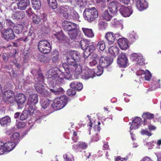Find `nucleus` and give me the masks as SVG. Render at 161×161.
<instances>
[{
	"mask_svg": "<svg viewBox=\"0 0 161 161\" xmlns=\"http://www.w3.org/2000/svg\"><path fill=\"white\" fill-rule=\"evenodd\" d=\"M57 68L50 69L47 73L46 75L49 79V86L50 91L56 95H59L63 93L64 90L58 84L61 82L63 79L57 72Z\"/></svg>",
	"mask_w": 161,
	"mask_h": 161,
	"instance_id": "nucleus-1",
	"label": "nucleus"
},
{
	"mask_svg": "<svg viewBox=\"0 0 161 161\" xmlns=\"http://www.w3.org/2000/svg\"><path fill=\"white\" fill-rule=\"evenodd\" d=\"M80 57V53L76 51H71L68 53L66 56V63L62 64L63 68L66 73H69V71H73L72 67L76 65L77 62Z\"/></svg>",
	"mask_w": 161,
	"mask_h": 161,
	"instance_id": "nucleus-2",
	"label": "nucleus"
},
{
	"mask_svg": "<svg viewBox=\"0 0 161 161\" xmlns=\"http://www.w3.org/2000/svg\"><path fill=\"white\" fill-rule=\"evenodd\" d=\"M99 61L100 67L98 68L97 66V70L96 73L97 76H100L102 74L103 68H106L112 63L113 59L109 57L102 56L99 60Z\"/></svg>",
	"mask_w": 161,
	"mask_h": 161,
	"instance_id": "nucleus-3",
	"label": "nucleus"
},
{
	"mask_svg": "<svg viewBox=\"0 0 161 161\" xmlns=\"http://www.w3.org/2000/svg\"><path fill=\"white\" fill-rule=\"evenodd\" d=\"M83 15L85 19L89 22L94 21L98 17V12L94 7L85 9Z\"/></svg>",
	"mask_w": 161,
	"mask_h": 161,
	"instance_id": "nucleus-4",
	"label": "nucleus"
},
{
	"mask_svg": "<svg viewBox=\"0 0 161 161\" xmlns=\"http://www.w3.org/2000/svg\"><path fill=\"white\" fill-rule=\"evenodd\" d=\"M67 102V97L62 96L54 99L52 106L55 110H58L64 108L66 105Z\"/></svg>",
	"mask_w": 161,
	"mask_h": 161,
	"instance_id": "nucleus-5",
	"label": "nucleus"
},
{
	"mask_svg": "<svg viewBox=\"0 0 161 161\" xmlns=\"http://www.w3.org/2000/svg\"><path fill=\"white\" fill-rule=\"evenodd\" d=\"M72 69L73 68V71H69V73H66L65 72H64L62 69V68L61 69H58L59 71L61 72L60 74L63 76L67 79L69 80L71 77V73H73L75 71L77 75H80L81 73L82 74V67L80 64H78L77 63L76 65H75V67L73 66L71 67Z\"/></svg>",
	"mask_w": 161,
	"mask_h": 161,
	"instance_id": "nucleus-6",
	"label": "nucleus"
},
{
	"mask_svg": "<svg viewBox=\"0 0 161 161\" xmlns=\"http://www.w3.org/2000/svg\"><path fill=\"white\" fill-rule=\"evenodd\" d=\"M38 47L39 51L44 54L50 53L51 49L50 43L46 40L40 41L38 43Z\"/></svg>",
	"mask_w": 161,
	"mask_h": 161,
	"instance_id": "nucleus-7",
	"label": "nucleus"
},
{
	"mask_svg": "<svg viewBox=\"0 0 161 161\" xmlns=\"http://www.w3.org/2000/svg\"><path fill=\"white\" fill-rule=\"evenodd\" d=\"M16 144L13 142H7L4 143L0 142V155L3 154L6 152H9L13 150Z\"/></svg>",
	"mask_w": 161,
	"mask_h": 161,
	"instance_id": "nucleus-8",
	"label": "nucleus"
},
{
	"mask_svg": "<svg viewBox=\"0 0 161 161\" xmlns=\"http://www.w3.org/2000/svg\"><path fill=\"white\" fill-rule=\"evenodd\" d=\"M71 7L65 6L64 7H61L57 10L62 16L67 19H69L71 18V15L72 11H73Z\"/></svg>",
	"mask_w": 161,
	"mask_h": 161,
	"instance_id": "nucleus-9",
	"label": "nucleus"
},
{
	"mask_svg": "<svg viewBox=\"0 0 161 161\" xmlns=\"http://www.w3.org/2000/svg\"><path fill=\"white\" fill-rule=\"evenodd\" d=\"M3 98L4 101L8 103H12L15 102L14 93L11 91L8 90L5 92Z\"/></svg>",
	"mask_w": 161,
	"mask_h": 161,
	"instance_id": "nucleus-10",
	"label": "nucleus"
},
{
	"mask_svg": "<svg viewBox=\"0 0 161 161\" xmlns=\"http://www.w3.org/2000/svg\"><path fill=\"white\" fill-rule=\"evenodd\" d=\"M117 64L119 67L125 68L129 65L128 60L126 54L123 53L118 56Z\"/></svg>",
	"mask_w": 161,
	"mask_h": 161,
	"instance_id": "nucleus-11",
	"label": "nucleus"
},
{
	"mask_svg": "<svg viewBox=\"0 0 161 161\" xmlns=\"http://www.w3.org/2000/svg\"><path fill=\"white\" fill-rule=\"evenodd\" d=\"M38 100V96L37 94H33L30 96L28 100V103L29 105V109L31 110H34L35 108V105L36 104Z\"/></svg>",
	"mask_w": 161,
	"mask_h": 161,
	"instance_id": "nucleus-12",
	"label": "nucleus"
},
{
	"mask_svg": "<svg viewBox=\"0 0 161 161\" xmlns=\"http://www.w3.org/2000/svg\"><path fill=\"white\" fill-rule=\"evenodd\" d=\"M3 37L5 39L8 40L14 39L15 36L12 29L8 28L2 32Z\"/></svg>",
	"mask_w": 161,
	"mask_h": 161,
	"instance_id": "nucleus-13",
	"label": "nucleus"
},
{
	"mask_svg": "<svg viewBox=\"0 0 161 161\" xmlns=\"http://www.w3.org/2000/svg\"><path fill=\"white\" fill-rule=\"evenodd\" d=\"M26 100L25 96L23 94H19L15 97V102L17 103L19 109H21L24 107V103Z\"/></svg>",
	"mask_w": 161,
	"mask_h": 161,
	"instance_id": "nucleus-14",
	"label": "nucleus"
},
{
	"mask_svg": "<svg viewBox=\"0 0 161 161\" xmlns=\"http://www.w3.org/2000/svg\"><path fill=\"white\" fill-rule=\"evenodd\" d=\"M120 14L124 17L130 16L132 14L133 10L130 7H125L122 6L119 9Z\"/></svg>",
	"mask_w": 161,
	"mask_h": 161,
	"instance_id": "nucleus-15",
	"label": "nucleus"
},
{
	"mask_svg": "<svg viewBox=\"0 0 161 161\" xmlns=\"http://www.w3.org/2000/svg\"><path fill=\"white\" fill-rule=\"evenodd\" d=\"M131 58L133 61L136 62L137 64L142 65L145 64L143 57L141 54L136 53L132 54Z\"/></svg>",
	"mask_w": 161,
	"mask_h": 161,
	"instance_id": "nucleus-16",
	"label": "nucleus"
},
{
	"mask_svg": "<svg viewBox=\"0 0 161 161\" xmlns=\"http://www.w3.org/2000/svg\"><path fill=\"white\" fill-rule=\"evenodd\" d=\"M76 27L77 25L72 22H65L63 25L64 30L69 32L77 29Z\"/></svg>",
	"mask_w": 161,
	"mask_h": 161,
	"instance_id": "nucleus-17",
	"label": "nucleus"
},
{
	"mask_svg": "<svg viewBox=\"0 0 161 161\" xmlns=\"http://www.w3.org/2000/svg\"><path fill=\"white\" fill-rule=\"evenodd\" d=\"M94 72L91 69L86 68L82 70L81 77L82 79L87 80L90 78H93Z\"/></svg>",
	"mask_w": 161,
	"mask_h": 161,
	"instance_id": "nucleus-18",
	"label": "nucleus"
},
{
	"mask_svg": "<svg viewBox=\"0 0 161 161\" xmlns=\"http://www.w3.org/2000/svg\"><path fill=\"white\" fill-rule=\"evenodd\" d=\"M30 3V0H20L17 3L18 9L21 10H25Z\"/></svg>",
	"mask_w": 161,
	"mask_h": 161,
	"instance_id": "nucleus-19",
	"label": "nucleus"
},
{
	"mask_svg": "<svg viewBox=\"0 0 161 161\" xmlns=\"http://www.w3.org/2000/svg\"><path fill=\"white\" fill-rule=\"evenodd\" d=\"M118 45L121 49L125 50L128 48L129 46L128 40L125 38H119L118 39Z\"/></svg>",
	"mask_w": 161,
	"mask_h": 161,
	"instance_id": "nucleus-20",
	"label": "nucleus"
},
{
	"mask_svg": "<svg viewBox=\"0 0 161 161\" xmlns=\"http://www.w3.org/2000/svg\"><path fill=\"white\" fill-rule=\"evenodd\" d=\"M119 3L116 0L112 1L109 4L108 8L111 14H114L117 11L118 5Z\"/></svg>",
	"mask_w": 161,
	"mask_h": 161,
	"instance_id": "nucleus-21",
	"label": "nucleus"
},
{
	"mask_svg": "<svg viewBox=\"0 0 161 161\" xmlns=\"http://www.w3.org/2000/svg\"><path fill=\"white\" fill-rule=\"evenodd\" d=\"M36 91L42 96H47L48 95L47 92L45 90L44 86L41 84H36L35 86Z\"/></svg>",
	"mask_w": 161,
	"mask_h": 161,
	"instance_id": "nucleus-22",
	"label": "nucleus"
},
{
	"mask_svg": "<svg viewBox=\"0 0 161 161\" xmlns=\"http://www.w3.org/2000/svg\"><path fill=\"white\" fill-rule=\"evenodd\" d=\"M136 6L139 11H142L148 7V3L145 0H138L136 2Z\"/></svg>",
	"mask_w": 161,
	"mask_h": 161,
	"instance_id": "nucleus-23",
	"label": "nucleus"
},
{
	"mask_svg": "<svg viewBox=\"0 0 161 161\" xmlns=\"http://www.w3.org/2000/svg\"><path fill=\"white\" fill-rule=\"evenodd\" d=\"M52 61L53 63L58 64L60 61V57L58 52L57 50L53 51L52 53Z\"/></svg>",
	"mask_w": 161,
	"mask_h": 161,
	"instance_id": "nucleus-24",
	"label": "nucleus"
},
{
	"mask_svg": "<svg viewBox=\"0 0 161 161\" xmlns=\"http://www.w3.org/2000/svg\"><path fill=\"white\" fill-rule=\"evenodd\" d=\"M81 29L84 35L87 37L92 38L94 36V33L91 29L82 27Z\"/></svg>",
	"mask_w": 161,
	"mask_h": 161,
	"instance_id": "nucleus-25",
	"label": "nucleus"
},
{
	"mask_svg": "<svg viewBox=\"0 0 161 161\" xmlns=\"http://www.w3.org/2000/svg\"><path fill=\"white\" fill-rule=\"evenodd\" d=\"M142 119L140 117H136L134 119L132 122V125L130 127V129H137L140 125Z\"/></svg>",
	"mask_w": 161,
	"mask_h": 161,
	"instance_id": "nucleus-26",
	"label": "nucleus"
},
{
	"mask_svg": "<svg viewBox=\"0 0 161 161\" xmlns=\"http://www.w3.org/2000/svg\"><path fill=\"white\" fill-rule=\"evenodd\" d=\"M115 35H114L112 32H108L106 33L105 37L109 44H111L114 42L116 39Z\"/></svg>",
	"mask_w": 161,
	"mask_h": 161,
	"instance_id": "nucleus-27",
	"label": "nucleus"
},
{
	"mask_svg": "<svg viewBox=\"0 0 161 161\" xmlns=\"http://www.w3.org/2000/svg\"><path fill=\"white\" fill-rule=\"evenodd\" d=\"M25 16L24 12L17 11L14 12L12 15V17L14 19H22Z\"/></svg>",
	"mask_w": 161,
	"mask_h": 161,
	"instance_id": "nucleus-28",
	"label": "nucleus"
},
{
	"mask_svg": "<svg viewBox=\"0 0 161 161\" xmlns=\"http://www.w3.org/2000/svg\"><path fill=\"white\" fill-rule=\"evenodd\" d=\"M11 122V118L8 116H6L0 119V124L2 126L8 125Z\"/></svg>",
	"mask_w": 161,
	"mask_h": 161,
	"instance_id": "nucleus-29",
	"label": "nucleus"
},
{
	"mask_svg": "<svg viewBox=\"0 0 161 161\" xmlns=\"http://www.w3.org/2000/svg\"><path fill=\"white\" fill-rule=\"evenodd\" d=\"M119 48L117 47L112 46L109 48L108 51L112 55L116 56L119 53Z\"/></svg>",
	"mask_w": 161,
	"mask_h": 161,
	"instance_id": "nucleus-30",
	"label": "nucleus"
},
{
	"mask_svg": "<svg viewBox=\"0 0 161 161\" xmlns=\"http://www.w3.org/2000/svg\"><path fill=\"white\" fill-rule=\"evenodd\" d=\"M71 88H74L76 90L80 91L82 89L83 85L81 83L76 81H73L70 85Z\"/></svg>",
	"mask_w": 161,
	"mask_h": 161,
	"instance_id": "nucleus-31",
	"label": "nucleus"
},
{
	"mask_svg": "<svg viewBox=\"0 0 161 161\" xmlns=\"http://www.w3.org/2000/svg\"><path fill=\"white\" fill-rule=\"evenodd\" d=\"M112 14H110L108 10H106L103 12L102 17L103 19L107 21H110L112 17Z\"/></svg>",
	"mask_w": 161,
	"mask_h": 161,
	"instance_id": "nucleus-32",
	"label": "nucleus"
},
{
	"mask_svg": "<svg viewBox=\"0 0 161 161\" xmlns=\"http://www.w3.org/2000/svg\"><path fill=\"white\" fill-rule=\"evenodd\" d=\"M33 8L36 10H39L41 7L40 0H31Z\"/></svg>",
	"mask_w": 161,
	"mask_h": 161,
	"instance_id": "nucleus-33",
	"label": "nucleus"
},
{
	"mask_svg": "<svg viewBox=\"0 0 161 161\" xmlns=\"http://www.w3.org/2000/svg\"><path fill=\"white\" fill-rule=\"evenodd\" d=\"M54 36V37L57 39L58 41L59 42L65 41L66 39V37L62 32H61L55 34Z\"/></svg>",
	"mask_w": 161,
	"mask_h": 161,
	"instance_id": "nucleus-34",
	"label": "nucleus"
},
{
	"mask_svg": "<svg viewBox=\"0 0 161 161\" xmlns=\"http://www.w3.org/2000/svg\"><path fill=\"white\" fill-rule=\"evenodd\" d=\"M23 29V26L22 24H18L14 26L13 28L14 31L17 34L21 33Z\"/></svg>",
	"mask_w": 161,
	"mask_h": 161,
	"instance_id": "nucleus-35",
	"label": "nucleus"
},
{
	"mask_svg": "<svg viewBox=\"0 0 161 161\" xmlns=\"http://www.w3.org/2000/svg\"><path fill=\"white\" fill-rule=\"evenodd\" d=\"M80 44L82 49L86 51L89 45H90V43L86 40H82L80 41Z\"/></svg>",
	"mask_w": 161,
	"mask_h": 161,
	"instance_id": "nucleus-36",
	"label": "nucleus"
},
{
	"mask_svg": "<svg viewBox=\"0 0 161 161\" xmlns=\"http://www.w3.org/2000/svg\"><path fill=\"white\" fill-rule=\"evenodd\" d=\"M20 135L18 132L14 133L11 137V140L16 144H17L19 141Z\"/></svg>",
	"mask_w": 161,
	"mask_h": 161,
	"instance_id": "nucleus-37",
	"label": "nucleus"
},
{
	"mask_svg": "<svg viewBox=\"0 0 161 161\" xmlns=\"http://www.w3.org/2000/svg\"><path fill=\"white\" fill-rule=\"evenodd\" d=\"M49 5L53 9H55L57 7L56 0H47Z\"/></svg>",
	"mask_w": 161,
	"mask_h": 161,
	"instance_id": "nucleus-38",
	"label": "nucleus"
},
{
	"mask_svg": "<svg viewBox=\"0 0 161 161\" xmlns=\"http://www.w3.org/2000/svg\"><path fill=\"white\" fill-rule=\"evenodd\" d=\"M78 31L77 29L69 32L68 34L71 39H75L78 35Z\"/></svg>",
	"mask_w": 161,
	"mask_h": 161,
	"instance_id": "nucleus-39",
	"label": "nucleus"
},
{
	"mask_svg": "<svg viewBox=\"0 0 161 161\" xmlns=\"http://www.w3.org/2000/svg\"><path fill=\"white\" fill-rule=\"evenodd\" d=\"M90 58L91 60L89 64L90 66H95L97 64V61L99 60L97 58L92 57H90Z\"/></svg>",
	"mask_w": 161,
	"mask_h": 161,
	"instance_id": "nucleus-40",
	"label": "nucleus"
},
{
	"mask_svg": "<svg viewBox=\"0 0 161 161\" xmlns=\"http://www.w3.org/2000/svg\"><path fill=\"white\" fill-rule=\"evenodd\" d=\"M29 116L28 112L27 110L23 111L20 116V119L21 120H24L28 118Z\"/></svg>",
	"mask_w": 161,
	"mask_h": 161,
	"instance_id": "nucleus-41",
	"label": "nucleus"
},
{
	"mask_svg": "<svg viewBox=\"0 0 161 161\" xmlns=\"http://www.w3.org/2000/svg\"><path fill=\"white\" fill-rule=\"evenodd\" d=\"M50 101L48 99H46L41 103V106L44 109L47 108L50 104Z\"/></svg>",
	"mask_w": 161,
	"mask_h": 161,
	"instance_id": "nucleus-42",
	"label": "nucleus"
},
{
	"mask_svg": "<svg viewBox=\"0 0 161 161\" xmlns=\"http://www.w3.org/2000/svg\"><path fill=\"white\" fill-rule=\"evenodd\" d=\"M64 157L65 159V161H74L73 156L71 154L68 153L64 155Z\"/></svg>",
	"mask_w": 161,
	"mask_h": 161,
	"instance_id": "nucleus-43",
	"label": "nucleus"
},
{
	"mask_svg": "<svg viewBox=\"0 0 161 161\" xmlns=\"http://www.w3.org/2000/svg\"><path fill=\"white\" fill-rule=\"evenodd\" d=\"M97 47L101 51H103L105 48V45L103 41L98 42L97 43Z\"/></svg>",
	"mask_w": 161,
	"mask_h": 161,
	"instance_id": "nucleus-44",
	"label": "nucleus"
},
{
	"mask_svg": "<svg viewBox=\"0 0 161 161\" xmlns=\"http://www.w3.org/2000/svg\"><path fill=\"white\" fill-rule=\"evenodd\" d=\"M129 37L132 42H134L137 38L136 34L134 31L131 32L129 34Z\"/></svg>",
	"mask_w": 161,
	"mask_h": 161,
	"instance_id": "nucleus-45",
	"label": "nucleus"
},
{
	"mask_svg": "<svg viewBox=\"0 0 161 161\" xmlns=\"http://www.w3.org/2000/svg\"><path fill=\"white\" fill-rule=\"evenodd\" d=\"M37 59L38 61L41 62L46 63L47 62V58L45 57L43 54H39Z\"/></svg>",
	"mask_w": 161,
	"mask_h": 161,
	"instance_id": "nucleus-46",
	"label": "nucleus"
},
{
	"mask_svg": "<svg viewBox=\"0 0 161 161\" xmlns=\"http://www.w3.org/2000/svg\"><path fill=\"white\" fill-rule=\"evenodd\" d=\"M33 20L34 23L39 24L41 21V19L40 17L36 15H34L33 17Z\"/></svg>",
	"mask_w": 161,
	"mask_h": 161,
	"instance_id": "nucleus-47",
	"label": "nucleus"
},
{
	"mask_svg": "<svg viewBox=\"0 0 161 161\" xmlns=\"http://www.w3.org/2000/svg\"><path fill=\"white\" fill-rule=\"evenodd\" d=\"M74 88H71V89H69L67 92V94L69 96H73L75 95L76 93V92Z\"/></svg>",
	"mask_w": 161,
	"mask_h": 161,
	"instance_id": "nucleus-48",
	"label": "nucleus"
},
{
	"mask_svg": "<svg viewBox=\"0 0 161 161\" xmlns=\"http://www.w3.org/2000/svg\"><path fill=\"white\" fill-rule=\"evenodd\" d=\"M95 50V47L91 43H90V45L88 47L86 51L90 53H92L94 52Z\"/></svg>",
	"mask_w": 161,
	"mask_h": 161,
	"instance_id": "nucleus-49",
	"label": "nucleus"
},
{
	"mask_svg": "<svg viewBox=\"0 0 161 161\" xmlns=\"http://www.w3.org/2000/svg\"><path fill=\"white\" fill-rule=\"evenodd\" d=\"M142 116L144 119L147 118V119H150L153 118L154 117V115L149 113H146L143 114Z\"/></svg>",
	"mask_w": 161,
	"mask_h": 161,
	"instance_id": "nucleus-50",
	"label": "nucleus"
},
{
	"mask_svg": "<svg viewBox=\"0 0 161 161\" xmlns=\"http://www.w3.org/2000/svg\"><path fill=\"white\" fill-rule=\"evenodd\" d=\"M6 24L7 26L9 27V28H11L12 27L14 28V24L10 19H6Z\"/></svg>",
	"mask_w": 161,
	"mask_h": 161,
	"instance_id": "nucleus-51",
	"label": "nucleus"
},
{
	"mask_svg": "<svg viewBox=\"0 0 161 161\" xmlns=\"http://www.w3.org/2000/svg\"><path fill=\"white\" fill-rule=\"evenodd\" d=\"M145 75L144 78L146 80H149L150 79L151 77V74L148 70L145 71Z\"/></svg>",
	"mask_w": 161,
	"mask_h": 161,
	"instance_id": "nucleus-52",
	"label": "nucleus"
},
{
	"mask_svg": "<svg viewBox=\"0 0 161 161\" xmlns=\"http://www.w3.org/2000/svg\"><path fill=\"white\" fill-rule=\"evenodd\" d=\"M38 81L40 82H43L44 80V76L42 74L39 73L38 74V76L37 78Z\"/></svg>",
	"mask_w": 161,
	"mask_h": 161,
	"instance_id": "nucleus-53",
	"label": "nucleus"
},
{
	"mask_svg": "<svg viewBox=\"0 0 161 161\" xmlns=\"http://www.w3.org/2000/svg\"><path fill=\"white\" fill-rule=\"evenodd\" d=\"M25 12L29 16L32 15L33 14L32 9L31 8H29L25 11Z\"/></svg>",
	"mask_w": 161,
	"mask_h": 161,
	"instance_id": "nucleus-54",
	"label": "nucleus"
},
{
	"mask_svg": "<svg viewBox=\"0 0 161 161\" xmlns=\"http://www.w3.org/2000/svg\"><path fill=\"white\" fill-rule=\"evenodd\" d=\"M78 5L80 7H82L85 5V2L84 0H76Z\"/></svg>",
	"mask_w": 161,
	"mask_h": 161,
	"instance_id": "nucleus-55",
	"label": "nucleus"
},
{
	"mask_svg": "<svg viewBox=\"0 0 161 161\" xmlns=\"http://www.w3.org/2000/svg\"><path fill=\"white\" fill-rule=\"evenodd\" d=\"M26 125L25 123L22 122H19L18 123L17 125L19 128H23Z\"/></svg>",
	"mask_w": 161,
	"mask_h": 161,
	"instance_id": "nucleus-56",
	"label": "nucleus"
},
{
	"mask_svg": "<svg viewBox=\"0 0 161 161\" xmlns=\"http://www.w3.org/2000/svg\"><path fill=\"white\" fill-rule=\"evenodd\" d=\"M141 133V134L142 135H146L147 136H151L152 134H151L148 131L146 130H142Z\"/></svg>",
	"mask_w": 161,
	"mask_h": 161,
	"instance_id": "nucleus-57",
	"label": "nucleus"
},
{
	"mask_svg": "<svg viewBox=\"0 0 161 161\" xmlns=\"http://www.w3.org/2000/svg\"><path fill=\"white\" fill-rule=\"evenodd\" d=\"M71 15L75 19H78L79 17L78 13L75 11H74L73 12H72Z\"/></svg>",
	"mask_w": 161,
	"mask_h": 161,
	"instance_id": "nucleus-58",
	"label": "nucleus"
},
{
	"mask_svg": "<svg viewBox=\"0 0 161 161\" xmlns=\"http://www.w3.org/2000/svg\"><path fill=\"white\" fill-rule=\"evenodd\" d=\"M80 147L82 148L83 149L86 148L87 147V145H86L85 142H80L79 143Z\"/></svg>",
	"mask_w": 161,
	"mask_h": 161,
	"instance_id": "nucleus-59",
	"label": "nucleus"
},
{
	"mask_svg": "<svg viewBox=\"0 0 161 161\" xmlns=\"http://www.w3.org/2000/svg\"><path fill=\"white\" fill-rule=\"evenodd\" d=\"M2 58L5 62H7L8 60V57L7 54L6 53H3L2 55Z\"/></svg>",
	"mask_w": 161,
	"mask_h": 161,
	"instance_id": "nucleus-60",
	"label": "nucleus"
},
{
	"mask_svg": "<svg viewBox=\"0 0 161 161\" xmlns=\"http://www.w3.org/2000/svg\"><path fill=\"white\" fill-rule=\"evenodd\" d=\"M145 72L143 70H139L136 73V75H144L145 74Z\"/></svg>",
	"mask_w": 161,
	"mask_h": 161,
	"instance_id": "nucleus-61",
	"label": "nucleus"
},
{
	"mask_svg": "<svg viewBox=\"0 0 161 161\" xmlns=\"http://www.w3.org/2000/svg\"><path fill=\"white\" fill-rule=\"evenodd\" d=\"M32 35V34H31L30 35H28L27 37L24 38L23 40L25 42H27L30 40H31L32 39V37H31V36Z\"/></svg>",
	"mask_w": 161,
	"mask_h": 161,
	"instance_id": "nucleus-62",
	"label": "nucleus"
},
{
	"mask_svg": "<svg viewBox=\"0 0 161 161\" xmlns=\"http://www.w3.org/2000/svg\"><path fill=\"white\" fill-rule=\"evenodd\" d=\"M11 9L14 10H16L17 8V3H12L11 5Z\"/></svg>",
	"mask_w": 161,
	"mask_h": 161,
	"instance_id": "nucleus-63",
	"label": "nucleus"
},
{
	"mask_svg": "<svg viewBox=\"0 0 161 161\" xmlns=\"http://www.w3.org/2000/svg\"><path fill=\"white\" fill-rule=\"evenodd\" d=\"M141 161H152V160L148 157H144Z\"/></svg>",
	"mask_w": 161,
	"mask_h": 161,
	"instance_id": "nucleus-64",
	"label": "nucleus"
}]
</instances>
